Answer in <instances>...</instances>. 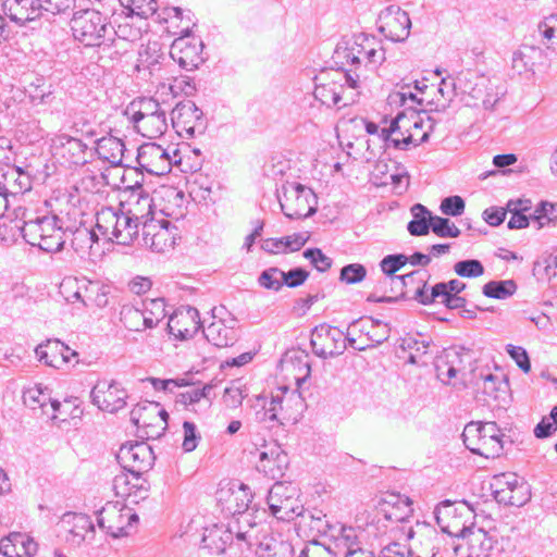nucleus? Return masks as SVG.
<instances>
[{"label":"nucleus","instance_id":"obj_41","mask_svg":"<svg viewBox=\"0 0 557 557\" xmlns=\"http://www.w3.org/2000/svg\"><path fill=\"white\" fill-rule=\"evenodd\" d=\"M0 189L7 196H17L30 189L29 175L20 168H9L0 174Z\"/></svg>","mask_w":557,"mask_h":557},{"label":"nucleus","instance_id":"obj_8","mask_svg":"<svg viewBox=\"0 0 557 557\" xmlns=\"http://www.w3.org/2000/svg\"><path fill=\"white\" fill-rule=\"evenodd\" d=\"M96 227L109 240L129 245L138 235V224L122 209L102 207L96 213Z\"/></svg>","mask_w":557,"mask_h":557},{"label":"nucleus","instance_id":"obj_25","mask_svg":"<svg viewBox=\"0 0 557 557\" xmlns=\"http://www.w3.org/2000/svg\"><path fill=\"white\" fill-rule=\"evenodd\" d=\"M224 307L212 309V322L203 329V334L209 343L215 347L223 348L233 346L237 341V333L235 330L236 320L230 318L228 320L222 319Z\"/></svg>","mask_w":557,"mask_h":557},{"label":"nucleus","instance_id":"obj_14","mask_svg":"<svg viewBox=\"0 0 557 557\" xmlns=\"http://www.w3.org/2000/svg\"><path fill=\"white\" fill-rule=\"evenodd\" d=\"M267 504L271 515L282 521L294 520L302 513L304 509L298 488L287 482H276L272 485Z\"/></svg>","mask_w":557,"mask_h":557},{"label":"nucleus","instance_id":"obj_9","mask_svg":"<svg viewBox=\"0 0 557 557\" xmlns=\"http://www.w3.org/2000/svg\"><path fill=\"white\" fill-rule=\"evenodd\" d=\"M503 436L504 434L495 422H471L462 432L466 447L471 453L485 458H496L502 455Z\"/></svg>","mask_w":557,"mask_h":557},{"label":"nucleus","instance_id":"obj_46","mask_svg":"<svg viewBox=\"0 0 557 557\" xmlns=\"http://www.w3.org/2000/svg\"><path fill=\"white\" fill-rule=\"evenodd\" d=\"M411 214L413 219L408 223L407 230L413 236H423L429 234L431 225V219L433 215L423 205L417 203L411 208Z\"/></svg>","mask_w":557,"mask_h":557},{"label":"nucleus","instance_id":"obj_16","mask_svg":"<svg viewBox=\"0 0 557 557\" xmlns=\"http://www.w3.org/2000/svg\"><path fill=\"white\" fill-rule=\"evenodd\" d=\"M491 486L494 498L499 504L521 507L531 498L529 485L516 473L496 475Z\"/></svg>","mask_w":557,"mask_h":557},{"label":"nucleus","instance_id":"obj_51","mask_svg":"<svg viewBox=\"0 0 557 557\" xmlns=\"http://www.w3.org/2000/svg\"><path fill=\"white\" fill-rule=\"evenodd\" d=\"M120 320L132 332H141L149 329L143 309L134 306H123L120 312Z\"/></svg>","mask_w":557,"mask_h":557},{"label":"nucleus","instance_id":"obj_36","mask_svg":"<svg viewBox=\"0 0 557 557\" xmlns=\"http://www.w3.org/2000/svg\"><path fill=\"white\" fill-rule=\"evenodd\" d=\"M36 2L37 0H4L3 12L12 22L23 25L39 17L41 9L35 5Z\"/></svg>","mask_w":557,"mask_h":557},{"label":"nucleus","instance_id":"obj_55","mask_svg":"<svg viewBox=\"0 0 557 557\" xmlns=\"http://www.w3.org/2000/svg\"><path fill=\"white\" fill-rule=\"evenodd\" d=\"M532 221L536 223V228L541 230L548 225L557 224V203L541 201L531 215Z\"/></svg>","mask_w":557,"mask_h":557},{"label":"nucleus","instance_id":"obj_64","mask_svg":"<svg viewBox=\"0 0 557 557\" xmlns=\"http://www.w3.org/2000/svg\"><path fill=\"white\" fill-rule=\"evenodd\" d=\"M283 277H284V271L277 269V268H270V269L264 270L260 274L258 282H259L260 286H262L267 289H272V290L277 292L284 285Z\"/></svg>","mask_w":557,"mask_h":557},{"label":"nucleus","instance_id":"obj_38","mask_svg":"<svg viewBox=\"0 0 557 557\" xmlns=\"http://www.w3.org/2000/svg\"><path fill=\"white\" fill-rule=\"evenodd\" d=\"M96 152L99 159L111 166H123L125 145L122 139L114 136L102 137L97 141Z\"/></svg>","mask_w":557,"mask_h":557},{"label":"nucleus","instance_id":"obj_31","mask_svg":"<svg viewBox=\"0 0 557 557\" xmlns=\"http://www.w3.org/2000/svg\"><path fill=\"white\" fill-rule=\"evenodd\" d=\"M288 467L287 454L277 445L267 447L259 455L257 469L265 476L277 480L283 478Z\"/></svg>","mask_w":557,"mask_h":557},{"label":"nucleus","instance_id":"obj_19","mask_svg":"<svg viewBox=\"0 0 557 557\" xmlns=\"http://www.w3.org/2000/svg\"><path fill=\"white\" fill-rule=\"evenodd\" d=\"M203 47L202 40L186 29L183 36L172 42L170 55L182 69L194 71L206 61Z\"/></svg>","mask_w":557,"mask_h":557},{"label":"nucleus","instance_id":"obj_37","mask_svg":"<svg viewBox=\"0 0 557 557\" xmlns=\"http://www.w3.org/2000/svg\"><path fill=\"white\" fill-rule=\"evenodd\" d=\"M211 391L212 385L210 384H206L202 387L191 388L185 393L180 394L178 401L183 404L188 410L202 416L206 414L211 408Z\"/></svg>","mask_w":557,"mask_h":557},{"label":"nucleus","instance_id":"obj_50","mask_svg":"<svg viewBox=\"0 0 557 557\" xmlns=\"http://www.w3.org/2000/svg\"><path fill=\"white\" fill-rule=\"evenodd\" d=\"M97 240L98 236L91 228L79 226L72 233L71 245L77 255L85 257Z\"/></svg>","mask_w":557,"mask_h":557},{"label":"nucleus","instance_id":"obj_10","mask_svg":"<svg viewBox=\"0 0 557 557\" xmlns=\"http://www.w3.org/2000/svg\"><path fill=\"white\" fill-rule=\"evenodd\" d=\"M422 127L423 120L418 114L400 112L392 120L388 127L381 128L380 137L386 145L406 150L411 144L418 146L428 140L429 132H424L419 138H416L414 133L411 132V128Z\"/></svg>","mask_w":557,"mask_h":557},{"label":"nucleus","instance_id":"obj_40","mask_svg":"<svg viewBox=\"0 0 557 557\" xmlns=\"http://www.w3.org/2000/svg\"><path fill=\"white\" fill-rule=\"evenodd\" d=\"M143 30L140 26H134L128 22L121 23L116 28H113V33L110 34L107 50H110L112 47H114V53L126 52V46L139 40Z\"/></svg>","mask_w":557,"mask_h":557},{"label":"nucleus","instance_id":"obj_54","mask_svg":"<svg viewBox=\"0 0 557 557\" xmlns=\"http://www.w3.org/2000/svg\"><path fill=\"white\" fill-rule=\"evenodd\" d=\"M165 307L163 298L146 299L143 302V311L149 329L156 327L166 317Z\"/></svg>","mask_w":557,"mask_h":557},{"label":"nucleus","instance_id":"obj_27","mask_svg":"<svg viewBox=\"0 0 557 557\" xmlns=\"http://www.w3.org/2000/svg\"><path fill=\"white\" fill-rule=\"evenodd\" d=\"M61 528L66 533V542L72 545L78 546L83 542L94 539L95 525L90 517L85 513H64L61 519Z\"/></svg>","mask_w":557,"mask_h":557},{"label":"nucleus","instance_id":"obj_1","mask_svg":"<svg viewBox=\"0 0 557 557\" xmlns=\"http://www.w3.org/2000/svg\"><path fill=\"white\" fill-rule=\"evenodd\" d=\"M437 524L443 532L461 540L462 543L455 547L457 550L462 545L467 546V557H513L509 541L495 540L493 535L473 523L466 524L460 518H472V509L466 502L456 505L450 500L441 502L434 510Z\"/></svg>","mask_w":557,"mask_h":557},{"label":"nucleus","instance_id":"obj_30","mask_svg":"<svg viewBox=\"0 0 557 557\" xmlns=\"http://www.w3.org/2000/svg\"><path fill=\"white\" fill-rule=\"evenodd\" d=\"M406 537L410 541L407 549L412 557H435L438 547V536L435 530L422 527L419 531H414L411 527L406 530Z\"/></svg>","mask_w":557,"mask_h":557},{"label":"nucleus","instance_id":"obj_57","mask_svg":"<svg viewBox=\"0 0 557 557\" xmlns=\"http://www.w3.org/2000/svg\"><path fill=\"white\" fill-rule=\"evenodd\" d=\"M284 363L287 368L292 367V370L296 372L294 379L298 385H300L310 376L311 367L307 355L299 352L295 357L285 359Z\"/></svg>","mask_w":557,"mask_h":557},{"label":"nucleus","instance_id":"obj_15","mask_svg":"<svg viewBox=\"0 0 557 557\" xmlns=\"http://www.w3.org/2000/svg\"><path fill=\"white\" fill-rule=\"evenodd\" d=\"M408 256L403 253L388 255L384 257L380 262L381 271L384 276L377 282L376 289L383 292V294L394 292H400L404 294V288L408 287L410 281H413L417 276L422 275V271H412L406 275H395L403 267L408 263Z\"/></svg>","mask_w":557,"mask_h":557},{"label":"nucleus","instance_id":"obj_29","mask_svg":"<svg viewBox=\"0 0 557 557\" xmlns=\"http://www.w3.org/2000/svg\"><path fill=\"white\" fill-rule=\"evenodd\" d=\"M379 512L386 521L405 523L413 512L409 497L398 493H387L379 503Z\"/></svg>","mask_w":557,"mask_h":557},{"label":"nucleus","instance_id":"obj_7","mask_svg":"<svg viewBox=\"0 0 557 557\" xmlns=\"http://www.w3.org/2000/svg\"><path fill=\"white\" fill-rule=\"evenodd\" d=\"M21 235L26 243L46 252H57L65 243L64 232L57 215L24 222Z\"/></svg>","mask_w":557,"mask_h":557},{"label":"nucleus","instance_id":"obj_22","mask_svg":"<svg viewBox=\"0 0 557 557\" xmlns=\"http://www.w3.org/2000/svg\"><path fill=\"white\" fill-rule=\"evenodd\" d=\"M313 352L321 358L335 357L346 349L345 334L337 327L320 324L311 333Z\"/></svg>","mask_w":557,"mask_h":557},{"label":"nucleus","instance_id":"obj_18","mask_svg":"<svg viewBox=\"0 0 557 557\" xmlns=\"http://www.w3.org/2000/svg\"><path fill=\"white\" fill-rule=\"evenodd\" d=\"M143 231V243L151 251L165 253L172 250L177 239V227L164 216L153 221H145Z\"/></svg>","mask_w":557,"mask_h":557},{"label":"nucleus","instance_id":"obj_44","mask_svg":"<svg viewBox=\"0 0 557 557\" xmlns=\"http://www.w3.org/2000/svg\"><path fill=\"white\" fill-rule=\"evenodd\" d=\"M57 141L60 144L59 149L61 156L71 164H83L86 162L85 154L87 145L83 140L62 135Z\"/></svg>","mask_w":557,"mask_h":557},{"label":"nucleus","instance_id":"obj_12","mask_svg":"<svg viewBox=\"0 0 557 557\" xmlns=\"http://www.w3.org/2000/svg\"><path fill=\"white\" fill-rule=\"evenodd\" d=\"M284 215L290 220L311 216L317 211L318 199L314 191L300 183L283 185V195L278 197Z\"/></svg>","mask_w":557,"mask_h":557},{"label":"nucleus","instance_id":"obj_61","mask_svg":"<svg viewBox=\"0 0 557 557\" xmlns=\"http://www.w3.org/2000/svg\"><path fill=\"white\" fill-rule=\"evenodd\" d=\"M539 35L541 36L543 44L547 48L557 46V14H550L545 17L537 27Z\"/></svg>","mask_w":557,"mask_h":557},{"label":"nucleus","instance_id":"obj_21","mask_svg":"<svg viewBox=\"0 0 557 557\" xmlns=\"http://www.w3.org/2000/svg\"><path fill=\"white\" fill-rule=\"evenodd\" d=\"M90 398L100 410L115 413L126 407L128 394L115 380H99L90 392Z\"/></svg>","mask_w":557,"mask_h":557},{"label":"nucleus","instance_id":"obj_17","mask_svg":"<svg viewBox=\"0 0 557 557\" xmlns=\"http://www.w3.org/2000/svg\"><path fill=\"white\" fill-rule=\"evenodd\" d=\"M171 121L178 136L187 139L203 135L207 128L202 111L190 100L175 106Z\"/></svg>","mask_w":557,"mask_h":557},{"label":"nucleus","instance_id":"obj_11","mask_svg":"<svg viewBox=\"0 0 557 557\" xmlns=\"http://www.w3.org/2000/svg\"><path fill=\"white\" fill-rule=\"evenodd\" d=\"M138 521L135 510L119 500L108 502L97 511L98 527L115 539L129 535Z\"/></svg>","mask_w":557,"mask_h":557},{"label":"nucleus","instance_id":"obj_43","mask_svg":"<svg viewBox=\"0 0 557 557\" xmlns=\"http://www.w3.org/2000/svg\"><path fill=\"white\" fill-rule=\"evenodd\" d=\"M169 418V413L157 401H143L137 404L131 411V421L137 426H149L157 419Z\"/></svg>","mask_w":557,"mask_h":557},{"label":"nucleus","instance_id":"obj_58","mask_svg":"<svg viewBox=\"0 0 557 557\" xmlns=\"http://www.w3.org/2000/svg\"><path fill=\"white\" fill-rule=\"evenodd\" d=\"M129 14L147 18L157 12L156 0H119Z\"/></svg>","mask_w":557,"mask_h":557},{"label":"nucleus","instance_id":"obj_2","mask_svg":"<svg viewBox=\"0 0 557 557\" xmlns=\"http://www.w3.org/2000/svg\"><path fill=\"white\" fill-rule=\"evenodd\" d=\"M116 457L123 469L129 472L136 481L132 483L125 474L116 475L113 481L116 494L131 496L134 488L135 496L145 498L148 484L145 480H141L140 475L148 471L153 463L154 456L151 447L144 442L126 444L120 448Z\"/></svg>","mask_w":557,"mask_h":557},{"label":"nucleus","instance_id":"obj_34","mask_svg":"<svg viewBox=\"0 0 557 557\" xmlns=\"http://www.w3.org/2000/svg\"><path fill=\"white\" fill-rule=\"evenodd\" d=\"M324 542L334 557H347L360 549L357 544L356 530L351 527L333 528Z\"/></svg>","mask_w":557,"mask_h":557},{"label":"nucleus","instance_id":"obj_20","mask_svg":"<svg viewBox=\"0 0 557 557\" xmlns=\"http://www.w3.org/2000/svg\"><path fill=\"white\" fill-rule=\"evenodd\" d=\"M177 150H173V154L161 145L156 143H147L138 148L137 163L147 173L152 175H163L171 171L172 165L177 163Z\"/></svg>","mask_w":557,"mask_h":557},{"label":"nucleus","instance_id":"obj_45","mask_svg":"<svg viewBox=\"0 0 557 557\" xmlns=\"http://www.w3.org/2000/svg\"><path fill=\"white\" fill-rule=\"evenodd\" d=\"M428 277L425 272H422V275L419 276V286L414 289V299L419 301L422 305H431L435 301L436 298L443 297V299H446L449 295V292L447 289L446 283H437L435 284L431 293L426 292V285H428Z\"/></svg>","mask_w":557,"mask_h":557},{"label":"nucleus","instance_id":"obj_28","mask_svg":"<svg viewBox=\"0 0 557 557\" xmlns=\"http://www.w3.org/2000/svg\"><path fill=\"white\" fill-rule=\"evenodd\" d=\"M201 326L200 315L194 307H182L170 315L169 333L180 339L193 337Z\"/></svg>","mask_w":557,"mask_h":557},{"label":"nucleus","instance_id":"obj_42","mask_svg":"<svg viewBox=\"0 0 557 557\" xmlns=\"http://www.w3.org/2000/svg\"><path fill=\"white\" fill-rule=\"evenodd\" d=\"M23 401L30 409L40 408L44 413L48 414V407L52 410V418H55L54 412L59 409L60 403L52 399L47 388L40 385H35L24 389Z\"/></svg>","mask_w":557,"mask_h":557},{"label":"nucleus","instance_id":"obj_52","mask_svg":"<svg viewBox=\"0 0 557 557\" xmlns=\"http://www.w3.org/2000/svg\"><path fill=\"white\" fill-rule=\"evenodd\" d=\"M189 193L199 200H213L212 195L215 188H219V184L211 180L208 175L202 173L196 174L193 182L189 185Z\"/></svg>","mask_w":557,"mask_h":557},{"label":"nucleus","instance_id":"obj_23","mask_svg":"<svg viewBox=\"0 0 557 557\" xmlns=\"http://www.w3.org/2000/svg\"><path fill=\"white\" fill-rule=\"evenodd\" d=\"M377 28L391 41L401 42L410 34L411 21L408 13L398 5H389L381 11Z\"/></svg>","mask_w":557,"mask_h":557},{"label":"nucleus","instance_id":"obj_4","mask_svg":"<svg viewBox=\"0 0 557 557\" xmlns=\"http://www.w3.org/2000/svg\"><path fill=\"white\" fill-rule=\"evenodd\" d=\"M70 25L75 40L85 47H97L102 49V51H107L113 27L109 17L99 10L85 9L76 11Z\"/></svg>","mask_w":557,"mask_h":557},{"label":"nucleus","instance_id":"obj_62","mask_svg":"<svg viewBox=\"0 0 557 557\" xmlns=\"http://www.w3.org/2000/svg\"><path fill=\"white\" fill-rule=\"evenodd\" d=\"M108 287L99 284L98 282H89L88 296L86 297L87 307L96 306L97 308H104L109 304Z\"/></svg>","mask_w":557,"mask_h":557},{"label":"nucleus","instance_id":"obj_32","mask_svg":"<svg viewBox=\"0 0 557 557\" xmlns=\"http://www.w3.org/2000/svg\"><path fill=\"white\" fill-rule=\"evenodd\" d=\"M272 397L278 409L281 424L285 421L296 422L298 420L305 407V400L299 393L284 386L278 388L276 394H273Z\"/></svg>","mask_w":557,"mask_h":557},{"label":"nucleus","instance_id":"obj_47","mask_svg":"<svg viewBox=\"0 0 557 557\" xmlns=\"http://www.w3.org/2000/svg\"><path fill=\"white\" fill-rule=\"evenodd\" d=\"M344 86L335 81L317 84L313 95L322 104L327 107L338 106L343 98Z\"/></svg>","mask_w":557,"mask_h":557},{"label":"nucleus","instance_id":"obj_26","mask_svg":"<svg viewBox=\"0 0 557 557\" xmlns=\"http://www.w3.org/2000/svg\"><path fill=\"white\" fill-rule=\"evenodd\" d=\"M236 531L235 522L228 525H213L206 530L202 536V543L205 547L209 548L214 554H223L227 547L233 549L235 546L239 552L244 553L247 550L246 545L242 542V546H239L236 539Z\"/></svg>","mask_w":557,"mask_h":557},{"label":"nucleus","instance_id":"obj_33","mask_svg":"<svg viewBox=\"0 0 557 557\" xmlns=\"http://www.w3.org/2000/svg\"><path fill=\"white\" fill-rule=\"evenodd\" d=\"M247 550H255L258 557H293V546L289 542L277 539L273 535L264 534L259 536L257 530V540H252V545L246 546Z\"/></svg>","mask_w":557,"mask_h":557},{"label":"nucleus","instance_id":"obj_39","mask_svg":"<svg viewBox=\"0 0 557 557\" xmlns=\"http://www.w3.org/2000/svg\"><path fill=\"white\" fill-rule=\"evenodd\" d=\"M64 351H70V347L59 339H48L35 349L38 359L52 368H59L61 364L69 362V355H64Z\"/></svg>","mask_w":557,"mask_h":557},{"label":"nucleus","instance_id":"obj_56","mask_svg":"<svg viewBox=\"0 0 557 557\" xmlns=\"http://www.w3.org/2000/svg\"><path fill=\"white\" fill-rule=\"evenodd\" d=\"M300 517V525L308 527L311 531L327 535V532L332 531L333 528L329 524L326 516L322 511L317 512H304Z\"/></svg>","mask_w":557,"mask_h":557},{"label":"nucleus","instance_id":"obj_60","mask_svg":"<svg viewBox=\"0 0 557 557\" xmlns=\"http://www.w3.org/2000/svg\"><path fill=\"white\" fill-rule=\"evenodd\" d=\"M535 52V49L531 46H522L517 49L512 53V69L521 74L523 72L530 71L533 65V57L532 54Z\"/></svg>","mask_w":557,"mask_h":557},{"label":"nucleus","instance_id":"obj_59","mask_svg":"<svg viewBox=\"0 0 557 557\" xmlns=\"http://www.w3.org/2000/svg\"><path fill=\"white\" fill-rule=\"evenodd\" d=\"M374 324L375 325H372V327L369 332V335L367 337L368 343L360 347H357V350L363 351L368 347H373V346L380 345L388 339L389 334H391V329H389L388 324L381 320H376V319H374Z\"/></svg>","mask_w":557,"mask_h":557},{"label":"nucleus","instance_id":"obj_48","mask_svg":"<svg viewBox=\"0 0 557 557\" xmlns=\"http://www.w3.org/2000/svg\"><path fill=\"white\" fill-rule=\"evenodd\" d=\"M25 91L33 106L48 104L52 100V90L46 86V79L42 76H36L25 88Z\"/></svg>","mask_w":557,"mask_h":557},{"label":"nucleus","instance_id":"obj_6","mask_svg":"<svg viewBox=\"0 0 557 557\" xmlns=\"http://www.w3.org/2000/svg\"><path fill=\"white\" fill-rule=\"evenodd\" d=\"M457 86L461 101L469 107L482 103L485 109H493L503 95L497 79L471 71L458 73Z\"/></svg>","mask_w":557,"mask_h":557},{"label":"nucleus","instance_id":"obj_13","mask_svg":"<svg viewBox=\"0 0 557 557\" xmlns=\"http://www.w3.org/2000/svg\"><path fill=\"white\" fill-rule=\"evenodd\" d=\"M120 207L141 227L145 221H153L159 216H182L183 213H176L172 208L165 206L159 211L156 209L154 198L136 184L132 187L128 198L125 202H121Z\"/></svg>","mask_w":557,"mask_h":557},{"label":"nucleus","instance_id":"obj_5","mask_svg":"<svg viewBox=\"0 0 557 557\" xmlns=\"http://www.w3.org/2000/svg\"><path fill=\"white\" fill-rule=\"evenodd\" d=\"M125 114L144 137L158 138L168 129L166 110L154 98L143 97L133 100Z\"/></svg>","mask_w":557,"mask_h":557},{"label":"nucleus","instance_id":"obj_49","mask_svg":"<svg viewBox=\"0 0 557 557\" xmlns=\"http://www.w3.org/2000/svg\"><path fill=\"white\" fill-rule=\"evenodd\" d=\"M163 53L161 52V48L159 42L152 41L148 42L146 46H141L138 51V59L135 65L137 72L141 70L151 71L156 65L160 63Z\"/></svg>","mask_w":557,"mask_h":557},{"label":"nucleus","instance_id":"obj_63","mask_svg":"<svg viewBox=\"0 0 557 557\" xmlns=\"http://www.w3.org/2000/svg\"><path fill=\"white\" fill-rule=\"evenodd\" d=\"M431 225L433 233L438 237L456 238L460 235V230L447 218L435 215L431 219Z\"/></svg>","mask_w":557,"mask_h":557},{"label":"nucleus","instance_id":"obj_24","mask_svg":"<svg viewBox=\"0 0 557 557\" xmlns=\"http://www.w3.org/2000/svg\"><path fill=\"white\" fill-rule=\"evenodd\" d=\"M361 40V42L354 41L349 47H337L336 57L345 59L352 65L359 64L362 60L374 66L381 64L385 60L384 49L373 39L362 37Z\"/></svg>","mask_w":557,"mask_h":557},{"label":"nucleus","instance_id":"obj_3","mask_svg":"<svg viewBox=\"0 0 557 557\" xmlns=\"http://www.w3.org/2000/svg\"><path fill=\"white\" fill-rule=\"evenodd\" d=\"M251 498L249 487L243 483H227L216 492V499L222 511L231 516H239L234 521L239 546L244 542L249 547L252 545V540H257V524L250 521L251 515L247 511Z\"/></svg>","mask_w":557,"mask_h":557},{"label":"nucleus","instance_id":"obj_53","mask_svg":"<svg viewBox=\"0 0 557 557\" xmlns=\"http://www.w3.org/2000/svg\"><path fill=\"white\" fill-rule=\"evenodd\" d=\"M517 283L513 280L490 281L482 289L484 296L494 299H507L517 292Z\"/></svg>","mask_w":557,"mask_h":557},{"label":"nucleus","instance_id":"obj_35","mask_svg":"<svg viewBox=\"0 0 557 557\" xmlns=\"http://www.w3.org/2000/svg\"><path fill=\"white\" fill-rule=\"evenodd\" d=\"M89 280L86 277L65 276L59 286V292L66 302L87 308Z\"/></svg>","mask_w":557,"mask_h":557}]
</instances>
